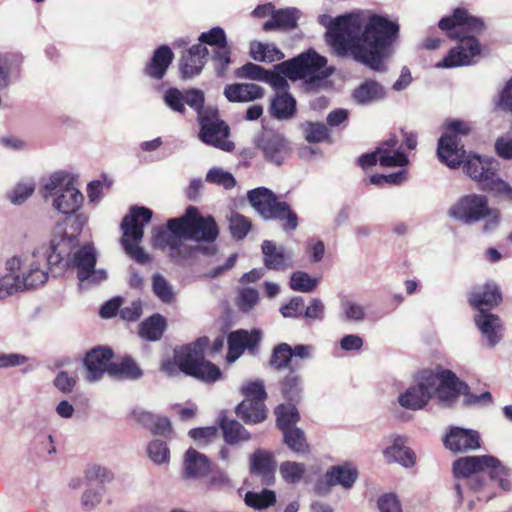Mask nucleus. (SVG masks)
Masks as SVG:
<instances>
[{
    "mask_svg": "<svg viewBox=\"0 0 512 512\" xmlns=\"http://www.w3.org/2000/svg\"><path fill=\"white\" fill-rule=\"evenodd\" d=\"M465 173L474 181H476L480 188L489 180L493 172H497V163L494 159L488 157H481L477 154H468L465 152V157L461 162Z\"/></svg>",
    "mask_w": 512,
    "mask_h": 512,
    "instance_id": "nucleus-18",
    "label": "nucleus"
},
{
    "mask_svg": "<svg viewBox=\"0 0 512 512\" xmlns=\"http://www.w3.org/2000/svg\"><path fill=\"white\" fill-rule=\"evenodd\" d=\"M217 435V429L213 426L194 428L189 431V436L200 445H206Z\"/></svg>",
    "mask_w": 512,
    "mask_h": 512,
    "instance_id": "nucleus-63",
    "label": "nucleus"
},
{
    "mask_svg": "<svg viewBox=\"0 0 512 512\" xmlns=\"http://www.w3.org/2000/svg\"><path fill=\"white\" fill-rule=\"evenodd\" d=\"M210 469L208 458L193 448L185 453L184 474L187 478H199L205 476Z\"/></svg>",
    "mask_w": 512,
    "mask_h": 512,
    "instance_id": "nucleus-29",
    "label": "nucleus"
},
{
    "mask_svg": "<svg viewBox=\"0 0 512 512\" xmlns=\"http://www.w3.org/2000/svg\"><path fill=\"white\" fill-rule=\"evenodd\" d=\"M199 123V138L202 142L228 152L234 149V143L226 140L229 127L218 118L216 110H209L208 114L199 119Z\"/></svg>",
    "mask_w": 512,
    "mask_h": 512,
    "instance_id": "nucleus-15",
    "label": "nucleus"
},
{
    "mask_svg": "<svg viewBox=\"0 0 512 512\" xmlns=\"http://www.w3.org/2000/svg\"><path fill=\"white\" fill-rule=\"evenodd\" d=\"M113 478L114 475L111 470L98 464H92L85 470V480L89 483L98 482L105 484L111 482Z\"/></svg>",
    "mask_w": 512,
    "mask_h": 512,
    "instance_id": "nucleus-52",
    "label": "nucleus"
},
{
    "mask_svg": "<svg viewBox=\"0 0 512 512\" xmlns=\"http://www.w3.org/2000/svg\"><path fill=\"white\" fill-rule=\"evenodd\" d=\"M496 106L512 113V78L505 83L504 87L499 92Z\"/></svg>",
    "mask_w": 512,
    "mask_h": 512,
    "instance_id": "nucleus-64",
    "label": "nucleus"
},
{
    "mask_svg": "<svg viewBox=\"0 0 512 512\" xmlns=\"http://www.w3.org/2000/svg\"><path fill=\"white\" fill-rule=\"evenodd\" d=\"M454 476L461 480L455 485L459 502L463 501V487L476 493L478 500H491L495 488L510 490V471L501 462L490 455L467 456L457 459L453 463Z\"/></svg>",
    "mask_w": 512,
    "mask_h": 512,
    "instance_id": "nucleus-4",
    "label": "nucleus"
},
{
    "mask_svg": "<svg viewBox=\"0 0 512 512\" xmlns=\"http://www.w3.org/2000/svg\"><path fill=\"white\" fill-rule=\"evenodd\" d=\"M377 153L379 164L382 167H404L409 163L408 157L401 150Z\"/></svg>",
    "mask_w": 512,
    "mask_h": 512,
    "instance_id": "nucleus-51",
    "label": "nucleus"
},
{
    "mask_svg": "<svg viewBox=\"0 0 512 512\" xmlns=\"http://www.w3.org/2000/svg\"><path fill=\"white\" fill-rule=\"evenodd\" d=\"M437 374L439 382L436 385L434 394L441 406L450 407L462 394V390H469L467 384L461 382L450 370H442Z\"/></svg>",
    "mask_w": 512,
    "mask_h": 512,
    "instance_id": "nucleus-16",
    "label": "nucleus"
},
{
    "mask_svg": "<svg viewBox=\"0 0 512 512\" xmlns=\"http://www.w3.org/2000/svg\"><path fill=\"white\" fill-rule=\"evenodd\" d=\"M63 171L53 173L44 186V197H53V207L64 215L77 212L82 206L84 197L74 186L73 179Z\"/></svg>",
    "mask_w": 512,
    "mask_h": 512,
    "instance_id": "nucleus-11",
    "label": "nucleus"
},
{
    "mask_svg": "<svg viewBox=\"0 0 512 512\" xmlns=\"http://www.w3.org/2000/svg\"><path fill=\"white\" fill-rule=\"evenodd\" d=\"M501 300L502 296L498 286L493 282H488L482 289L471 293L469 303L481 313L486 311V308L490 309L498 305Z\"/></svg>",
    "mask_w": 512,
    "mask_h": 512,
    "instance_id": "nucleus-26",
    "label": "nucleus"
},
{
    "mask_svg": "<svg viewBox=\"0 0 512 512\" xmlns=\"http://www.w3.org/2000/svg\"><path fill=\"white\" fill-rule=\"evenodd\" d=\"M276 69L292 81L303 80L305 91L319 89L334 71L333 67L327 66V59L313 49L276 65Z\"/></svg>",
    "mask_w": 512,
    "mask_h": 512,
    "instance_id": "nucleus-7",
    "label": "nucleus"
},
{
    "mask_svg": "<svg viewBox=\"0 0 512 512\" xmlns=\"http://www.w3.org/2000/svg\"><path fill=\"white\" fill-rule=\"evenodd\" d=\"M226 443L234 445L248 441L250 433L236 420L223 418L220 423Z\"/></svg>",
    "mask_w": 512,
    "mask_h": 512,
    "instance_id": "nucleus-38",
    "label": "nucleus"
},
{
    "mask_svg": "<svg viewBox=\"0 0 512 512\" xmlns=\"http://www.w3.org/2000/svg\"><path fill=\"white\" fill-rule=\"evenodd\" d=\"M266 73L267 70H265L263 67L250 62L235 70V76L237 78L260 81H264Z\"/></svg>",
    "mask_w": 512,
    "mask_h": 512,
    "instance_id": "nucleus-57",
    "label": "nucleus"
},
{
    "mask_svg": "<svg viewBox=\"0 0 512 512\" xmlns=\"http://www.w3.org/2000/svg\"><path fill=\"white\" fill-rule=\"evenodd\" d=\"M438 26L446 31L450 38L459 40V44L435 65L436 68H454L472 64L473 58L480 54V44L476 34L484 30L483 20L469 15L466 9L456 8L450 17L442 18Z\"/></svg>",
    "mask_w": 512,
    "mask_h": 512,
    "instance_id": "nucleus-5",
    "label": "nucleus"
},
{
    "mask_svg": "<svg viewBox=\"0 0 512 512\" xmlns=\"http://www.w3.org/2000/svg\"><path fill=\"white\" fill-rule=\"evenodd\" d=\"M258 148L268 161L276 165H281L291 151L287 140L276 132L264 133L258 141Z\"/></svg>",
    "mask_w": 512,
    "mask_h": 512,
    "instance_id": "nucleus-19",
    "label": "nucleus"
},
{
    "mask_svg": "<svg viewBox=\"0 0 512 512\" xmlns=\"http://www.w3.org/2000/svg\"><path fill=\"white\" fill-rule=\"evenodd\" d=\"M152 210L133 206L121 222V245L125 253L139 264L151 261L150 255L140 246L144 236V227L152 219Z\"/></svg>",
    "mask_w": 512,
    "mask_h": 512,
    "instance_id": "nucleus-9",
    "label": "nucleus"
},
{
    "mask_svg": "<svg viewBox=\"0 0 512 512\" xmlns=\"http://www.w3.org/2000/svg\"><path fill=\"white\" fill-rule=\"evenodd\" d=\"M208 49L202 44H195L188 49L180 60V72L184 79L201 73L208 56Z\"/></svg>",
    "mask_w": 512,
    "mask_h": 512,
    "instance_id": "nucleus-23",
    "label": "nucleus"
},
{
    "mask_svg": "<svg viewBox=\"0 0 512 512\" xmlns=\"http://www.w3.org/2000/svg\"><path fill=\"white\" fill-rule=\"evenodd\" d=\"M275 415L277 420V426L281 431L296 425L300 420L299 412L296 408V404H280L275 408Z\"/></svg>",
    "mask_w": 512,
    "mask_h": 512,
    "instance_id": "nucleus-42",
    "label": "nucleus"
},
{
    "mask_svg": "<svg viewBox=\"0 0 512 512\" xmlns=\"http://www.w3.org/2000/svg\"><path fill=\"white\" fill-rule=\"evenodd\" d=\"M443 443L453 452H466L480 447V436L472 429L452 427L444 437Z\"/></svg>",
    "mask_w": 512,
    "mask_h": 512,
    "instance_id": "nucleus-20",
    "label": "nucleus"
},
{
    "mask_svg": "<svg viewBox=\"0 0 512 512\" xmlns=\"http://www.w3.org/2000/svg\"><path fill=\"white\" fill-rule=\"evenodd\" d=\"M319 278H313L306 272L297 271L291 275L290 288L294 291L310 293L315 290Z\"/></svg>",
    "mask_w": 512,
    "mask_h": 512,
    "instance_id": "nucleus-45",
    "label": "nucleus"
},
{
    "mask_svg": "<svg viewBox=\"0 0 512 512\" xmlns=\"http://www.w3.org/2000/svg\"><path fill=\"white\" fill-rule=\"evenodd\" d=\"M229 229L234 239L242 240L250 231L251 222L239 213H232L229 218Z\"/></svg>",
    "mask_w": 512,
    "mask_h": 512,
    "instance_id": "nucleus-49",
    "label": "nucleus"
},
{
    "mask_svg": "<svg viewBox=\"0 0 512 512\" xmlns=\"http://www.w3.org/2000/svg\"><path fill=\"white\" fill-rule=\"evenodd\" d=\"M40 257L45 260L44 250H33L31 254L14 255L6 260L5 274L0 278V300L47 282Z\"/></svg>",
    "mask_w": 512,
    "mask_h": 512,
    "instance_id": "nucleus-6",
    "label": "nucleus"
},
{
    "mask_svg": "<svg viewBox=\"0 0 512 512\" xmlns=\"http://www.w3.org/2000/svg\"><path fill=\"white\" fill-rule=\"evenodd\" d=\"M292 358V347L287 343H280L273 349L270 365L276 370L287 368Z\"/></svg>",
    "mask_w": 512,
    "mask_h": 512,
    "instance_id": "nucleus-47",
    "label": "nucleus"
},
{
    "mask_svg": "<svg viewBox=\"0 0 512 512\" xmlns=\"http://www.w3.org/2000/svg\"><path fill=\"white\" fill-rule=\"evenodd\" d=\"M448 216L463 224L471 225L485 220L483 230L491 232L500 223V212L496 208L489 207L488 198L481 194H467L451 205Z\"/></svg>",
    "mask_w": 512,
    "mask_h": 512,
    "instance_id": "nucleus-8",
    "label": "nucleus"
},
{
    "mask_svg": "<svg viewBox=\"0 0 512 512\" xmlns=\"http://www.w3.org/2000/svg\"><path fill=\"white\" fill-rule=\"evenodd\" d=\"M470 131L469 123L462 120H453L446 124V132L440 137L437 148V154L442 163L452 169L461 165L465 150L460 139Z\"/></svg>",
    "mask_w": 512,
    "mask_h": 512,
    "instance_id": "nucleus-13",
    "label": "nucleus"
},
{
    "mask_svg": "<svg viewBox=\"0 0 512 512\" xmlns=\"http://www.w3.org/2000/svg\"><path fill=\"white\" fill-rule=\"evenodd\" d=\"M185 104L190 106L198 114V119L205 116L209 111L204 110V93L198 89L184 90Z\"/></svg>",
    "mask_w": 512,
    "mask_h": 512,
    "instance_id": "nucleus-53",
    "label": "nucleus"
},
{
    "mask_svg": "<svg viewBox=\"0 0 512 512\" xmlns=\"http://www.w3.org/2000/svg\"><path fill=\"white\" fill-rule=\"evenodd\" d=\"M212 61L216 74L223 77L231 64V49L229 46L220 45L218 48H214Z\"/></svg>",
    "mask_w": 512,
    "mask_h": 512,
    "instance_id": "nucleus-46",
    "label": "nucleus"
},
{
    "mask_svg": "<svg viewBox=\"0 0 512 512\" xmlns=\"http://www.w3.org/2000/svg\"><path fill=\"white\" fill-rule=\"evenodd\" d=\"M152 291L163 303L170 304L175 300L172 284L160 273H154L151 278Z\"/></svg>",
    "mask_w": 512,
    "mask_h": 512,
    "instance_id": "nucleus-41",
    "label": "nucleus"
},
{
    "mask_svg": "<svg viewBox=\"0 0 512 512\" xmlns=\"http://www.w3.org/2000/svg\"><path fill=\"white\" fill-rule=\"evenodd\" d=\"M298 10L295 8L280 9L272 13L271 19L263 24V30L268 32L276 29L291 30L296 27Z\"/></svg>",
    "mask_w": 512,
    "mask_h": 512,
    "instance_id": "nucleus-31",
    "label": "nucleus"
},
{
    "mask_svg": "<svg viewBox=\"0 0 512 512\" xmlns=\"http://www.w3.org/2000/svg\"><path fill=\"white\" fill-rule=\"evenodd\" d=\"M264 89L253 83H234L224 88V96L229 102H250L262 98Z\"/></svg>",
    "mask_w": 512,
    "mask_h": 512,
    "instance_id": "nucleus-25",
    "label": "nucleus"
},
{
    "mask_svg": "<svg viewBox=\"0 0 512 512\" xmlns=\"http://www.w3.org/2000/svg\"><path fill=\"white\" fill-rule=\"evenodd\" d=\"M383 454L387 462L399 463L406 468L414 466L416 462V454L405 446L404 439L400 436L394 438L393 443L383 451Z\"/></svg>",
    "mask_w": 512,
    "mask_h": 512,
    "instance_id": "nucleus-27",
    "label": "nucleus"
},
{
    "mask_svg": "<svg viewBox=\"0 0 512 512\" xmlns=\"http://www.w3.org/2000/svg\"><path fill=\"white\" fill-rule=\"evenodd\" d=\"M113 351L109 347H96L91 349L84 358L86 369L85 379L88 382H97L102 379L104 373L109 374L113 364Z\"/></svg>",
    "mask_w": 512,
    "mask_h": 512,
    "instance_id": "nucleus-17",
    "label": "nucleus"
},
{
    "mask_svg": "<svg viewBox=\"0 0 512 512\" xmlns=\"http://www.w3.org/2000/svg\"><path fill=\"white\" fill-rule=\"evenodd\" d=\"M247 506L254 509H265L273 505L276 501L275 493L268 489H263L261 492H247L244 498Z\"/></svg>",
    "mask_w": 512,
    "mask_h": 512,
    "instance_id": "nucleus-44",
    "label": "nucleus"
},
{
    "mask_svg": "<svg viewBox=\"0 0 512 512\" xmlns=\"http://www.w3.org/2000/svg\"><path fill=\"white\" fill-rule=\"evenodd\" d=\"M341 308L347 321L360 322L365 318L364 308L360 304L346 300Z\"/></svg>",
    "mask_w": 512,
    "mask_h": 512,
    "instance_id": "nucleus-61",
    "label": "nucleus"
},
{
    "mask_svg": "<svg viewBox=\"0 0 512 512\" xmlns=\"http://www.w3.org/2000/svg\"><path fill=\"white\" fill-rule=\"evenodd\" d=\"M305 139L309 143H320L329 139V130L325 124L319 122H306L302 125Z\"/></svg>",
    "mask_w": 512,
    "mask_h": 512,
    "instance_id": "nucleus-48",
    "label": "nucleus"
},
{
    "mask_svg": "<svg viewBox=\"0 0 512 512\" xmlns=\"http://www.w3.org/2000/svg\"><path fill=\"white\" fill-rule=\"evenodd\" d=\"M357 477L358 471L351 464L333 466L326 473L329 485H341L345 489H350L356 482Z\"/></svg>",
    "mask_w": 512,
    "mask_h": 512,
    "instance_id": "nucleus-30",
    "label": "nucleus"
},
{
    "mask_svg": "<svg viewBox=\"0 0 512 512\" xmlns=\"http://www.w3.org/2000/svg\"><path fill=\"white\" fill-rule=\"evenodd\" d=\"M84 223L85 218L77 215L71 225V233L58 226L49 245H41L34 249L45 251V260L43 261L40 257V262L43 263L47 275L51 267L64 264L76 269L80 285L99 284L106 279V271L95 269L97 261L95 248L90 244L78 247V235Z\"/></svg>",
    "mask_w": 512,
    "mask_h": 512,
    "instance_id": "nucleus-3",
    "label": "nucleus"
},
{
    "mask_svg": "<svg viewBox=\"0 0 512 512\" xmlns=\"http://www.w3.org/2000/svg\"><path fill=\"white\" fill-rule=\"evenodd\" d=\"M271 115L278 120H287L296 113V100L290 93L275 94L270 104Z\"/></svg>",
    "mask_w": 512,
    "mask_h": 512,
    "instance_id": "nucleus-32",
    "label": "nucleus"
},
{
    "mask_svg": "<svg viewBox=\"0 0 512 512\" xmlns=\"http://www.w3.org/2000/svg\"><path fill=\"white\" fill-rule=\"evenodd\" d=\"M208 343L207 337H201L194 343L176 350L175 359L180 371L205 382L218 380L221 377L219 367L204 358V351Z\"/></svg>",
    "mask_w": 512,
    "mask_h": 512,
    "instance_id": "nucleus-10",
    "label": "nucleus"
},
{
    "mask_svg": "<svg viewBox=\"0 0 512 512\" xmlns=\"http://www.w3.org/2000/svg\"><path fill=\"white\" fill-rule=\"evenodd\" d=\"M250 204L266 220L286 221L284 229L295 230L298 226L297 215L286 202L279 201L276 195L265 187L250 190L247 194Z\"/></svg>",
    "mask_w": 512,
    "mask_h": 512,
    "instance_id": "nucleus-12",
    "label": "nucleus"
},
{
    "mask_svg": "<svg viewBox=\"0 0 512 512\" xmlns=\"http://www.w3.org/2000/svg\"><path fill=\"white\" fill-rule=\"evenodd\" d=\"M438 382L435 372L431 370L419 372L413 383L399 395V404L409 410L423 409L434 394Z\"/></svg>",
    "mask_w": 512,
    "mask_h": 512,
    "instance_id": "nucleus-14",
    "label": "nucleus"
},
{
    "mask_svg": "<svg viewBox=\"0 0 512 512\" xmlns=\"http://www.w3.org/2000/svg\"><path fill=\"white\" fill-rule=\"evenodd\" d=\"M206 181L217 185H221L226 189L233 188L236 184L233 175L220 168L210 169L206 175Z\"/></svg>",
    "mask_w": 512,
    "mask_h": 512,
    "instance_id": "nucleus-56",
    "label": "nucleus"
},
{
    "mask_svg": "<svg viewBox=\"0 0 512 512\" xmlns=\"http://www.w3.org/2000/svg\"><path fill=\"white\" fill-rule=\"evenodd\" d=\"M164 103L173 111L180 114L185 113L184 91L177 88H169L163 97Z\"/></svg>",
    "mask_w": 512,
    "mask_h": 512,
    "instance_id": "nucleus-55",
    "label": "nucleus"
},
{
    "mask_svg": "<svg viewBox=\"0 0 512 512\" xmlns=\"http://www.w3.org/2000/svg\"><path fill=\"white\" fill-rule=\"evenodd\" d=\"M166 329V320L160 314H154L139 326V335L148 341L159 340Z\"/></svg>",
    "mask_w": 512,
    "mask_h": 512,
    "instance_id": "nucleus-36",
    "label": "nucleus"
},
{
    "mask_svg": "<svg viewBox=\"0 0 512 512\" xmlns=\"http://www.w3.org/2000/svg\"><path fill=\"white\" fill-rule=\"evenodd\" d=\"M283 441L287 447L295 453H306L309 451V445L304 431L301 428L291 426L282 431Z\"/></svg>",
    "mask_w": 512,
    "mask_h": 512,
    "instance_id": "nucleus-40",
    "label": "nucleus"
},
{
    "mask_svg": "<svg viewBox=\"0 0 512 512\" xmlns=\"http://www.w3.org/2000/svg\"><path fill=\"white\" fill-rule=\"evenodd\" d=\"M218 236L214 218L203 216L196 207L188 206L182 216L170 218L165 227L153 229L152 244L165 251L174 263L181 264L197 254L215 255L214 242Z\"/></svg>",
    "mask_w": 512,
    "mask_h": 512,
    "instance_id": "nucleus-2",
    "label": "nucleus"
},
{
    "mask_svg": "<svg viewBox=\"0 0 512 512\" xmlns=\"http://www.w3.org/2000/svg\"><path fill=\"white\" fill-rule=\"evenodd\" d=\"M377 505L380 512H402L400 501L393 493H387L379 497Z\"/></svg>",
    "mask_w": 512,
    "mask_h": 512,
    "instance_id": "nucleus-62",
    "label": "nucleus"
},
{
    "mask_svg": "<svg viewBox=\"0 0 512 512\" xmlns=\"http://www.w3.org/2000/svg\"><path fill=\"white\" fill-rule=\"evenodd\" d=\"M260 339L261 334L258 330H252L251 332L238 330L230 333L228 336L227 361L234 362L241 356L245 349L254 351Z\"/></svg>",
    "mask_w": 512,
    "mask_h": 512,
    "instance_id": "nucleus-21",
    "label": "nucleus"
},
{
    "mask_svg": "<svg viewBox=\"0 0 512 512\" xmlns=\"http://www.w3.org/2000/svg\"><path fill=\"white\" fill-rule=\"evenodd\" d=\"M264 265L268 269L281 270L286 267L287 257L283 247H277L273 241L265 240L262 243Z\"/></svg>",
    "mask_w": 512,
    "mask_h": 512,
    "instance_id": "nucleus-35",
    "label": "nucleus"
},
{
    "mask_svg": "<svg viewBox=\"0 0 512 512\" xmlns=\"http://www.w3.org/2000/svg\"><path fill=\"white\" fill-rule=\"evenodd\" d=\"M109 375L116 378L136 380L142 376V370L131 357H124L120 362H113Z\"/></svg>",
    "mask_w": 512,
    "mask_h": 512,
    "instance_id": "nucleus-39",
    "label": "nucleus"
},
{
    "mask_svg": "<svg viewBox=\"0 0 512 512\" xmlns=\"http://www.w3.org/2000/svg\"><path fill=\"white\" fill-rule=\"evenodd\" d=\"M242 392L245 395V399L240 403V411L246 414L248 409L255 408L258 414L254 420L265 419L266 407L264 400L267 395L264 383L260 380L249 382L243 386Z\"/></svg>",
    "mask_w": 512,
    "mask_h": 512,
    "instance_id": "nucleus-22",
    "label": "nucleus"
},
{
    "mask_svg": "<svg viewBox=\"0 0 512 512\" xmlns=\"http://www.w3.org/2000/svg\"><path fill=\"white\" fill-rule=\"evenodd\" d=\"M258 300V291L247 287L239 291L237 305L241 311L249 312L258 303Z\"/></svg>",
    "mask_w": 512,
    "mask_h": 512,
    "instance_id": "nucleus-59",
    "label": "nucleus"
},
{
    "mask_svg": "<svg viewBox=\"0 0 512 512\" xmlns=\"http://www.w3.org/2000/svg\"><path fill=\"white\" fill-rule=\"evenodd\" d=\"M318 22L327 29V43L338 56L350 54L374 71L385 70L383 59L390 53L399 31L396 22L375 14L369 17L364 28L362 18L355 14L336 18L322 14Z\"/></svg>",
    "mask_w": 512,
    "mask_h": 512,
    "instance_id": "nucleus-1",
    "label": "nucleus"
},
{
    "mask_svg": "<svg viewBox=\"0 0 512 512\" xmlns=\"http://www.w3.org/2000/svg\"><path fill=\"white\" fill-rule=\"evenodd\" d=\"M475 323L489 347H494L501 340L502 323L497 315L482 311L475 317Z\"/></svg>",
    "mask_w": 512,
    "mask_h": 512,
    "instance_id": "nucleus-24",
    "label": "nucleus"
},
{
    "mask_svg": "<svg viewBox=\"0 0 512 512\" xmlns=\"http://www.w3.org/2000/svg\"><path fill=\"white\" fill-rule=\"evenodd\" d=\"M303 378L293 369L281 381V393L290 403L298 404L303 394Z\"/></svg>",
    "mask_w": 512,
    "mask_h": 512,
    "instance_id": "nucleus-34",
    "label": "nucleus"
},
{
    "mask_svg": "<svg viewBox=\"0 0 512 512\" xmlns=\"http://www.w3.org/2000/svg\"><path fill=\"white\" fill-rule=\"evenodd\" d=\"M148 457L157 465L166 464L170 459L167 444L161 440H153L147 446Z\"/></svg>",
    "mask_w": 512,
    "mask_h": 512,
    "instance_id": "nucleus-50",
    "label": "nucleus"
},
{
    "mask_svg": "<svg viewBox=\"0 0 512 512\" xmlns=\"http://www.w3.org/2000/svg\"><path fill=\"white\" fill-rule=\"evenodd\" d=\"M384 97V88L374 80H366L353 92L354 100L360 105H368Z\"/></svg>",
    "mask_w": 512,
    "mask_h": 512,
    "instance_id": "nucleus-33",
    "label": "nucleus"
},
{
    "mask_svg": "<svg viewBox=\"0 0 512 512\" xmlns=\"http://www.w3.org/2000/svg\"><path fill=\"white\" fill-rule=\"evenodd\" d=\"M251 469L253 473L262 476L264 483L269 484L275 471V462L270 454L257 451L251 457Z\"/></svg>",
    "mask_w": 512,
    "mask_h": 512,
    "instance_id": "nucleus-37",
    "label": "nucleus"
},
{
    "mask_svg": "<svg viewBox=\"0 0 512 512\" xmlns=\"http://www.w3.org/2000/svg\"><path fill=\"white\" fill-rule=\"evenodd\" d=\"M482 190L512 203V186L498 177L496 172H493L489 180L482 187Z\"/></svg>",
    "mask_w": 512,
    "mask_h": 512,
    "instance_id": "nucleus-43",
    "label": "nucleus"
},
{
    "mask_svg": "<svg viewBox=\"0 0 512 512\" xmlns=\"http://www.w3.org/2000/svg\"><path fill=\"white\" fill-rule=\"evenodd\" d=\"M305 472V466L302 463L286 461L280 466L282 477L290 483H297L301 480Z\"/></svg>",
    "mask_w": 512,
    "mask_h": 512,
    "instance_id": "nucleus-54",
    "label": "nucleus"
},
{
    "mask_svg": "<svg viewBox=\"0 0 512 512\" xmlns=\"http://www.w3.org/2000/svg\"><path fill=\"white\" fill-rule=\"evenodd\" d=\"M173 57V52L169 46L162 45L158 47L154 51L150 62L146 65L145 73L154 79H162L172 63Z\"/></svg>",
    "mask_w": 512,
    "mask_h": 512,
    "instance_id": "nucleus-28",
    "label": "nucleus"
},
{
    "mask_svg": "<svg viewBox=\"0 0 512 512\" xmlns=\"http://www.w3.org/2000/svg\"><path fill=\"white\" fill-rule=\"evenodd\" d=\"M199 44H207L218 48L220 45H227L226 35L221 27H214L208 32H203L199 36Z\"/></svg>",
    "mask_w": 512,
    "mask_h": 512,
    "instance_id": "nucleus-60",
    "label": "nucleus"
},
{
    "mask_svg": "<svg viewBox=\"0 0 512 512\" xmlns=\"http://www.w3.org/2000/svg\"><path fill=\"white\" fill-rule=\"evenodd\" d=\"M287 78L286 75L275 68V71H267L264 82H267L275 90V94L289 93Z\"/></svg>",
    "mask_w": 512,
    "mask_h": 512,
    "instance_id": "nucleus-58",
    "label": "nucleus"
}]
</instances>
